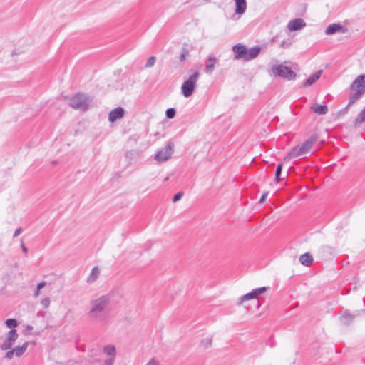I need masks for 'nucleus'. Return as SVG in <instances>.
Instances as JSON below:
<instances>
[{
    "mask_svg": "<svg viewBox=\"0 0 365 365\" xmlns=\"http://www.w3.org/2000/svg\"><path fill=\"white\" fill-rule=\"evenodd\" d=\"M110 303L111 297L109 294L93 298L89 302L88 318L93 321H104L110 312Z\"/></svg>",
    "mask_w": 365,
    "mask_h": 365,
    "instance_id": "obj_1",
    "label": "nucleus"
},
{
    "mask_svg": "<svg viewBox=\"0 0 365 365\" xmlns=\"http://www.w3.org/2000/svg\"><path fill=\"white\" fill-rule=\"evenodd\" d=\"M232 52L234 53V59H242L245 61H251L255 58L260 53L261 48L258 46L251 48H247L242 43H237L232 46Z\"/></svg>",
    "mask_w": 365,
    "mask_h": 365,
    "instance_id": "obj_2",
    "label": "nucleus"
},
{
    "mask_svg": "<svg viewBox=\"0 0 365 365\" xmlns=\"http://www.w3.org/2000/svg\"><path fill=\"white\" fill-rule=\"evenodd\" d=\"M353 93L349 96L348 106L355 103L365 93V74L358 76L350 86Z\"/></svg>",
    "mask_w": 365,
    "mask_h": 365,
    "instance_id": "obj_3",
    "label": "nucleus"
},
{
    "mask_svg": "<svg viewBox=\"0 0 365 365\" xmlns=\"http://www.w3.org/2000/svg\"><path fill=\"white\" fill-rule=\"evenodd\" d=\"M91 103L90 98L83 93H76L69 100V105L74 109L86 111Z\"/></svg>",
    "mask_w": 365,
    "mask_h": 365,
    "instance_id": "obj_4",
    "label": "nucleus"
},
{
    "mask_svg": "<svg viewBox=\"0 0 365 365\" xmlns=\"http://www.w3.org/2000/svg\"><path fill=\"white\" fill-rule=\"evenodd\" d=\"M199 75L198 71H195L182 84L181 92L185 98H189L193 94L199 78Z\"/></svg>",
    "mask_w": 365,
    "mask_h": 365,
    "instance_id": "obj_5",
    "label": "nucleus"
},
{
    "mask_svg": "<svg viewBox=\"0 0 365 365\" xmlns=\"http://www.w3.org/2000/svg\"><path fill=\"white\" fill-rule=\"evenodd\" d=\"M173 143L168 142L163 148L155 153V160L159 163H163L170 159L173 153Z\"/></svg>",
    "mask_w": 365,
    "mask_h": 365,
    "instance_id": "obj_6",
    "label": "nucleus"
},
{
    "mask_svg": "<svg viewBox=\"0 0 365 365\" xmlns=\"http://www.w3.org/2000/svg\"><path fill=\"white\" fill-rule=\"evenodd\" d=\"M272 71L274 76L282 77L288 80L294 79L296 77V73L292 70L283 65L274 66Z\"/></svg>",
    "mask_w": 365,
    "mask_h": 365,
    "instance_id": "obj_7",
    "label": "nucleus"
},
{
    "mask_svg": "<svg viewBox=\"0 0 365 365\" xmlns=\"http://www.w3.org/2000/svg\"><path fill=\"white\" fill-rule=\"evenodd\" d=\"M18 338V334L16 329H11L8 332L7 336L1 346L2 350H8L14 344Z\"/></svg>",
    "mask_w": 365,
    "mask_h": 365,
    "instance_id": "obj_8",
    "label": "nucleus"
},
{
    "mask_svg": "<svg viewBox=\"0 0 365 365\" xmlns=\"http://www.w3.org/2000/svg\"><path fill=\"white\" fill-rule=\"evenodd\" d=\"M267 287H262L253 289L251 292L242 296L240 299L239 304H241L245 301L257 298L259 294L264 293L267 291Z\"/></svg>",
    "mask_w": 365,
    "mask_h": 365,
    "instance_id": "obj_9",
    "label": "nucleus"
},
{
    "mask_svg": "<svg viewBox=\"0 0 365 365\" xmlns=\"http://www.w3.org/2000/svg\"><path fill=\"white\" fill-rule=\"evenodd\" d=\"M347 29L341 26L340 24H332L329 25L325 31L327 35H332L336 33L345 34Z\"/></svg>",
    "mask_w": 365,
    "mask_h": 365,
    "instance_id": "obj_10",
    "label": "nucleus"
},
{
    "mask_svg": "<svg viewBox=\"0 0 365 365\" xmlns=\"http://www.w3.org/2000/svg\"><path fill=\"white\" fill-rule=\"evenodd\" d=\"M125 115V110L122 107H118L112 110L108 115V120L110 123H114L118 119L123 118Z\"/></svg>",
    "mask_w": 365,
    "mask_h": 365,
    "instance_id": "obj_11",
    "label": "nucleus"
},
{
    "mask_svg": "<svg viewBox=\"0 0 365 365\" xmlns=\"http://www.w3.org/2000/svg\"><path fill=\"white\" fill-rule=\"evenodd\" d=\"M218 63V59L213 55H210L207 60L205 66V72L206 73H212L215 68L216 63Z\"/></svg>",
    "mask_w": 365,
    "mask_h": 365,
    "instance_id": "obj_12",
    "label": "nucleus"
},
{
    "mask_svg": "<svg viewBox=\"0 0 365 365\" xmlns=\"http://www.w3.org/2000/svg\"><path fill=\"white\" fill-rule=\"evenodd\" d=\"M306 26V23L302 19H295L290 21L287 25V28L289 31H297Z\"/></svg>",
    "mask_w": 365,
    "mask_h": 365,
    "instance_id": "obj_13",
    "label": "nucleus"
},
{
    "mask_svg": "<svg viewBox=\"0 0 365 365\" xmlns=\"http://www.w3.org/2000/svg\"><path fill=\"white\" fill-rule=\"evenodd\" d=\"M306 154L302 147H294L284 157V160H289L292 158Z\"/></svg>",
    "mask_w": 365,
    "mask_h": 365,
    "instance_id": "obj_14",
    "label": "nucleus"
},
{
    "mask_svg": "<svg viewBox=\"0 0 365 365\" xmlns=\"http://www.w3.org/2000/svg\"><path fill=\"white\" fill-rule=\"evenodd\" d=\"M103 351L108 356L106 359L115 361L116 356V349L114 345L104 346L103 348Z\"/></svg>",
    "mask_w": 365,
    "mask_h": 365,
    "instance_id": "obj_15",
    "label": "nucleus"
},
{
    "mask_svg": "<svg viewBox=\"0 0 365 365\" xmlns=\"http://www.w3.org/2000/svg\"><path fill=\"white\" fill-rule=\"evenodd\" d=\"M235 1V12L236 14L242 15L247 9L246 0H234Z\"/></svg>",
    "mask_w": 365,
    "mask_h": 365,
    "instance_id": "obj_16",
    "label": "nucleus"
},
{
    "mask_svg": "<svg viewBox=\"0 0 365 365\" xmlns=\"http://www.w3.org/2000/svg\"><path fill=\"white\" fill-rule=\"evenodd\" d=\"M318 136L317 135H312L301 146L302 150L306 152V154L310 150L313 145L317 141Z\"/></svg>",
    "mask_w": 365,
    "mask_h": 365,
    "instance_id": "obj_17",
    "label": "nucleus"
},
{
    "mask_svg": "<svg viewBox=\"0 0 365 365\" xmlns=\"http://www.w3.org/2000/svg\"><path fill=\"white\" fill-rule=\"evenodd\" d=\"M310 110L318 115H325L328 112V108L325 105L314 104L310 107Z\"/></svg>",
    "mask_w": 365,
    "mask_h": 365,
    "instance_id": "obj_18",
    "label": "nucleus"
},
{
    "mask_svg": "<svg viewBox=\"0 0 365 365\" xmlns=\"http://www.w3.org/2000/svg\"><path fill=\"white\" fill-rule=\"evenodd\" d=\"M322 73V71L319 70L313 75H312L309 78L307 79V81L303 84L302 87L305 88L313 85L320 78Z\"/></svg>",
    "mask_w": 365,
    "mask_h": 365,
    "instance_id": "obj_19",
    "label": "nucleus"
},
{
    "mask_svg": "<svg viewBox=\"0 0 365 365\" xmlns=\"http://www.w3.org/2000/svg\"><path fill=\"white\" fill-rule=\"evenodd\" d=\"M355 317L356 315H353L349 311L345 310L341 313V321L344 324L348 325Z\"/></svg>",
    "mask_w": 365,
    "mask_h": 365,
    "instance_id": "obj_20",
    "label": "nucleus"
},
{
    "mask_svg": "<svg viewBox=\"0 0 365 365\" xmlns=\"http://www.w3.org/2000/svg\"><path fill=\"white\" fill-rule=\"evenodd\" d=\"M299 262L304 266H309L313 262V257L311 254L307 252L299 257Z\"/></svg>",
    "mask_w": 365,
    "mask_h": 365,
    "instance_id": "obj_21",
    "label": "nucleus"
},
{
    "mask_svg": "<svg viewBox=\"0 0 365 365\" xmlns=\"http://www.w3.org/2000/svg\"><path fill=\"white\" fill-rule=\"evenodd\" d=\"M100 275V269L98 267H94L91 272L90 273L89 276L87 278V282L88 283H93L96 281V279L98 278Z\"/></svg>",
    "mask_w": 365,
    "mask_h": 365,
    "instance_id": "obj_22",
    "label": "nucleus"
},
{
    "mask_svg": "<svg viewBox=\"0 0 365 365\" xmlns=\"http://www.w3.org/2000/svg\"><path fill=\"white\" fill-rule=\"evenodd\" d=\"M27 347H28V342L24 343L22 346H16V348L14 349V350L15 351V355L17 357H20L26 351Z\"/></svg>",
    "mask_w": 365,
    "mask_h": 365,
    "instance_id": "obj_23",
    "label": "nucleus"
},
{
    "mask_svg": "<svg viewBox=\"0 0 365 365\" xmlns=\"http://www.w3.org/2000/svg\"><path fill=\"white\" fill-rule=\"evenodd\" d=\"M365 121V108L364 110L357 115L354 120L355 126L359 127L362 123Z\"/></svg>",
    "mask_w": 365,
    "mask_h": 365,
    "instance_id": "obj_24",
    "label": "nucleus"
},
{
    "mask_svg": "<svg viewBox=\"0 0 365 365\" xmlns=\"http://www.w3.org/2000/svg\"><path fill=\"white\" fill-rule=\"evenodd\" d=\"M46 284V282L43 281L37 284L36 289L34 293V297H37L40 294V290L43 288Z\"/></svg>",
    "mask_w": 365,
    "mask_h": 365,
    "instance_id": "obj_25",
    "label": "nucleus"
},
{
    "mask_svg": "<svg viewBox=\"0 0 365 365\" xmlns=\"http://www.w3.org/2000/svg\"><path fill=\"white\" fill-rule=\"evenodd\" d=\"M282 170V163H280L277 165L276 171H275V181L277 182H278L281 180V178L279 177L281 175Z\"/></svg>",
    "mask_w": 365,
    "mask_h": 365,
    "instance_id": "obj_26",
    "label": "nucleus"
},
{
    "mask_svg": "<svg viewBox=\"0 0 365 365\" xmlns=\"http://www.w3.org/2000/svg\"><path fill=\"white\" fill-rule=\"evenodd\" d=\"M6 325L9 328H14L16 327L18 325V323L16 319H8L5 322Z\"/></svg>",
    "mask_w": 365,
    "mask_h": 365,
    "instance_id": "obj_27",
    "label": "nucleus"
},
{
    "mask_svg": "<svg viewBox=\"0 0 365 365\" xmlns=\"http://www.w3.org/2000/svg\"><path fill=\"white\" fill-rule=\"evenodd\" d=\"M201 344L205 347V348H208L211 346L212 344V339L210 338V337H207V338H205L204 339H202L201 341Z\"/></svg>",
    "mask_w": 365,
    "mask_h": 365,
    "instance_id": "obj_28",
    "label": "nucleus"
},
{
    "mask_svg": "<svg viewBox=\"0 0 365 365\" xmlns=\"http://www.w3.org/2000/svg\"><path fill=\"white\" fill-rule=\"evenodd\" d=\"M155 61H156V58H155V56L150 57L148 59V61H147V62H146V63L145 65V68H150V67H152L155 64Z\"/></svg>",
    "mask_w": 365,
    "mask_h": 365,
    "instance_id": "obj_29",
    "label": "nucleus"
},
{
    "mask_svg": "<svg viewBox=\"0 0 365 365\" xmlns=\"http://www.w3.org/2000/svg\"><path fill=\"white\" fill-rule=\"evenodd\" d=\"M175 110L173 108H168L166 110V117L169 119L173 118L175 115Z\"/></svg>",
    "mask_w": 365,
    "mask_h": 365,
    "instance_id": "obj_30",
    "label": "nucleus"
},
{
    "mask_svg": "<svg viewBox=\"0 0 365 365\" xmlns=\"http://www.w3.org/2000/svg\"><path fill=\"white\" fill-rule=\"evenodd\" d=\"M188 54H189L188 50L185 48H182V53H180V55L179 56L180 61H181V62L183 61L185 59L186 56H188Z\"/></svg>",
    "mask_w": 365,
    "mask_h": 365,
    "instance_id": "obj_31",
    "label": "nucleus"
},
{
    "mask_svg": "<svg viewBox=\"0 0 365 365\" xmlns=\"http://www.w3.org/2000/svg\"><path fill=\"white\" fill-rule=\"evenodd\" d=\"M50 303H51V300L49 299V297H44L41 300V304L44 307V308H48L50 305Z\"/></svg>",
    "mask_w": 365,
    "mask_h": 365,
    "instance_id": "obj_32",
    "label": "nucleus"
},
{
    "mask_svg": "<svg viewBox=\"0 0 365 365\" xmlns=\"http://www.w3.org/2000/svg\"><path fill=\"white\" fill-rule=\"evenodd\" d=\"M292 44V42L290 40L283 41L281 44L280 47L282 48H287L289 47V46Z\"/></svg>",
    "mask_w": 365,
    "mask_h": 365,
    "instance_id": "obj_33",
    "label": "nucleus"
},
{
    "mask_svg": "<svg viewBox=\"0 0 365 365\" xmlns=\"http://www.w3.org/2000/svg\"><path fill=\"white\" fill-rule=\"evenodd\" d=\"M183 196L182 192H179L177 194H175L173 198V202H176L177 201L180 200Z\"/></svg>",
    "mask_w": 365,
    "mask_h": 365,
    "instance_id": "obj_34",
    "label": "nucleus"
},
{
    "mask_svg": "<svg viewBox=\"0 0 365 365\" xmlns=\"http://www.w3.org/2000/svg\"><path fill=\"white\" fill-rule=\"evenodd\" d=\"M14 354H15V351L14 350H11V351H9L6 354V357L8 359H11Z\"/></svg>",
    "mask_w": 365,
    "mask_h": 365,
    "instance_id": "obj_35",
    "label": "nucleus"
},
{
    "mask_svg": "<svg viewBox=\"0 0 365 365\" xmlns=\"http://www.w3.org/2000/svg\"><path fill=\"white\" fill-rule=\"evenodd\" d=\"M145 365H160V364L158 361L152 359Z\"/></svg>",
    "mask_w": 365,
    "mask_h": 365,
    "instance_id": "obj_36",
    "label": "nucleus"
},
{
    "mask_svg": "<svg viewBox=\"0 0 365 365\" xmlns=\"http://www.w3.org/2000/svg\"><path fill=\"white\" fill-rule=\"evenodd\" d=\"M21 249H22V251L25 254H27L28 252V249L27 247L24 245V242H23V240H21Z\"/></svg>",
    "mask_w": 365,
    "mask_h": 365,
    "instance_id": "obj_37",
    "label": "nucleus"
},
{
    "mask_svg": "<svg viewBox=\"0 0 365 365\" xmlns=\"http://www.w3.org/2000/svg\"><path fill=\"white\" fill-rule=\"evenodd\" d=\"M21 228H18L15 230L14 233V237H16L17 236H19L21 233Z\"/></svg>",
    "mask_w": 365,
    "mask_h": 365,
    "instance_id": "obj_38",
    "label": "nucleus"
},
{
    "mask_svg": "<svg viewBox=\"0 0 365 365\" xmlns=\"http://www.w3.org/2000/svg\"><path fill=\"white\" fill-rule=\"evenodd\" d=\"M267 195H268V194H267V192H265V193H264V194L261 196V198H260V200H259V203H263V202L265 201V200H266V198H267Z\"/></svg>",
    "mask_w": 365,
    "mask_h": 365,
    "instance_id": "obj_39",
    "label": "nucleus"
},
{
    "mask_svg": "<svg viewBox=\"0 0 365 365\" xmlns=\"http://www.w3.org/2000/svg\"><path fill=\"white\" fill-rule=\"evenodd\" d=\"M26 329H27L28 330H32V329H33V327H32V326H31V325H28V326L26 327Z\"/></svg>",
    "mask_w": 365,
    "mask_h": 365,
    "instance_id": "obj_40",
    "label": "nucleus"
}]
</instances>
